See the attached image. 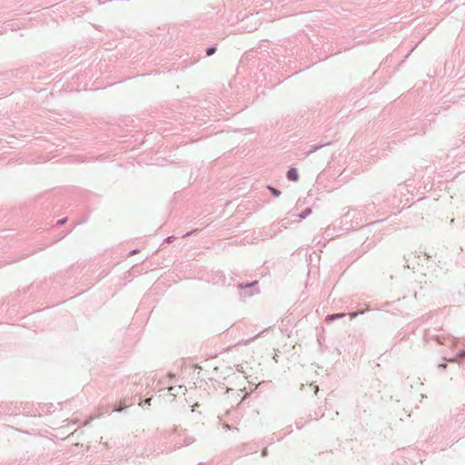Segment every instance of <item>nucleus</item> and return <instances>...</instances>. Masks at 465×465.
Returning <instances> with one entry per match:
<instances>
[{"label": "nucleus", "instance_id": "nucleus-7", "mask_svg": "<svg viewBox=\"0 0 465 465\" xmlns=\"http://www.w3.org/2000/svg\"><path fill=\"white\" fill-rule=\"evenodd\" d=\"M460 357L465 356V351H462L460 352Z\"/></svg>", "mask_w": 465, "mask_h": 465}, {"label": "nucleus", "instance_id": "nucleus-4", "mask_svg": "<svg viewBox=\"0 0 465 465\" xmlns=\"http://www.w3.org/2000/svg\"><path fill=\"white\" fill-rule=\"evenodd\" d=\"M207 55H212L215 53V48L214 47H210L207 49Z\"/></svg>", "mask_w": 465, "mask_h": 465}, {"label": "nucleus", "instance_id": "nucleus-9", "mask_svg": "<svg viewBox=\"0 0 465 465\" xmlns=\"http://www.w3.org/2000/svg\"><path fill=\"white\" fill-rule=\"evenodd\" d=\"M266 454H267V450H266V449H264V450H262V455H263V456H265Z\"/></svg>", "mask_w": 465, "mask_h": 465}, {"label": "nucleus", "instance_id": "nucleus-3", "mask_svg": "<svg viewBox=\"0 0 465 465\" xmlns=\"http://www.w3.org/2000/svg\"><path fill=\"white\" fill-rule=\"evenodd\" d=\"M344 314L342 313H339V314H335V315H331V316H328L327 317V321H332L333 319L335 318H341V317H343Z\"/></svg>", "mask_w": 465, "mask_h": 465}, {"label": "nucleus", "instance_id": "nucleus-1", "mask_svg": "<svg viewBox=\"0 0 465 465\" xmlns=\"http://www.w3.org/2000/svg\"><path fill=\"white\" fill-rule=\"evenodd\" d=\"M287 178L291 181H297L299 178L297 170L295 168H291L287 173Z\"/></svg>", "mask_w": 465, "mask_h": 465}, {"label": "nucleus", "instance_id": "nucleus-8", "mask_svg": "<svg viewBox=\"0 0 465 465\" xmlns=\"http://www.w3.org/2000/svg\"><path fill=\"white\" fill-rule=\"evenodd\" d=\"M223 428H224V429H226V430H229V429H230V426H229V425H227V424H224V425H223Z\"/></svg>", "mask_w": 465, "mask_h": 465}, {"label": "nucleus", "instance_id": "nucleus-2", "mask_svg": "<svg viewBox=\"0 0 465 465\" xmlns=\"http://www.w3.org/2000/svg\"><path fill=\"white\" fill-rule=\"evenodd\" d=\"M312 213V210L310 208H307L303 211V213L302 214H300V218L301 219H303L305 218L307 215L311 214Z\"/></svg>", "mask_w": 465, "mask_h": 465}, {"label": "nucleus", "instance_id": "nucleus-5", "mask_svg": "<svg viewBox=\"0 0 465 465\" xmlns=\"http://www.w3.org/2000/svg\"><path fill=\"white\" fill-rule=\"evenodd\" d=\"M270 190H271V191H272V193L274 195H276V196H278V195L280 194V192H278L277 190H275V189H273V188H270Z\"/></svg>", "mask_w": 465, "mask_h": 465}, {"label": "nucleus", "instance_id": "nucleus-6", "mask_svg": "<svg viewBox=\"0 0 465 465\" xmlns=\"http://www.w3.org/2000/svg\"><path fill=\"white\" fill-rule=\"evenodd\" d=\"M144 403L147 404V405H150L151 403V398H148L144 401Z\"/></svg>", "mask_w": 465, "mask_h": 465}]
</instances>
